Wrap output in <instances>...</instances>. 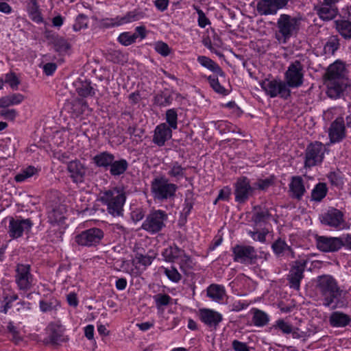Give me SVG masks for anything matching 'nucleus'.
Instances as JSON below:
<instances>
[{
    "mask_svg": "<svg viewBox=\"0 0 351 351\" xmlns=\"http://www.w3.org/2000/svg\"><path fill=\"white\" fill-rule=\"evenodd\" d=\"M315 291L325 307L334 310L344 308L347 305L342 298L343 290L330 275L324 274L317 277Z\"/></svg>",
    "mask_w": 351,
    "mask_h": 351,
    "instance_id": "nucleus-1",
    "label": "nucleus"
},
{
    "mask_svg": "<svg viewBox=\"0 0 351 351\" xmlns=\"http://www.w3.org/2000/svg\"><path fill=\"white\" fill-rule=\"evenodd\" d=\"M304 17L300 14L295 16L287 14H280L276 22L277 39L285 43L291 37H295L301 29Z\"/></svg>",
    "mask_w": 351,
    "mask_h": 351,
    "instance_id": "nucleus-2",
    "label": "nucleus"
},
{
    "mask_svg": "<svg viewBox=\"0 0 351 351\" xmlns=\"http://www.w3.org/2000/svg\"><path fill=\"white\" fill-rule=\"evenodd\" d=\"M125 200V193L121 188L114 187L100 193V201L113 217L123 215Z\"/></svg>",
    "mask_w": 351,
    "mask_h": 351,
    "instance_id": "nucleus-3",
    "label": "nucleus"
},
{
    "mask_svg": "<svg viewBox=\"0 0 351 351\" xmlns=\"http://www.w3.org/2000/svg\"><path fill=\"white\" fill-rule=\"evenodd\" d=\"M177 189L176 184L169 182L163 176L154 178L151 184V191L154 199L160 202L174 198Z\"/></svg>",
    "mask_w": 351,
    "mask_h": 351,
    "instance_id": "nucleus-4",
    "label": "nucleus"
},
{
    "mask_svg": "<svg viewBox=\"0 0 351 351\" xmlns=\"http://www.w3.org/2000/svg\"><path fill=\"white\" fill-rule=\"evenodd\" d=\"M260 86L270 97H280L282 99H287L291 96V90L287 84L281 80L265 79L260 82Z\"/></svg>",
    "mask_w": 351,
    "mask_h": 351,
    "instance_id": "nucleus-5",
    "label": "nucleus"
},
{
    "mask_svg": "<svg viewBox=\"0 0 351 351\" xmlns=\"http://www.w3.org/2000/svg\"><path fill=\"white\" fill-rule=\"evenodd\" d=\"M167 214L161 210L151 212L143 222L141 228L150 234H156L165 227Z\"/></svg>",
    "mask_w": 351,
    "mask_h": 351,
    "instance_id": "nucleus-6",
    "label": "nucleus"
},
{
    "mask_svg": "<svg viewBox=\"0 0 351 351\" xmlns=\"http://www.w3.org/2000/svg\"><path fill=\"white\" fill-rule=\"evenodd\" d=\"M14 281L19 291L27 292L34 285V276L31 274V265L19 263L16 265Z\"/></svg>",
    "mask_w": 351,
    "mask_h": 351,
    "instance_id": "nucleus-7",
    "label": "nucleus"
},
{
    "mask_svg": "<svg viewBox=\"0 0 351 351\" xmlns=\"http://www.w3.org/2000/svg\"><path fill=\"white\" fill-rule=\"evenodd\" d=\"M304 66L299 60L291 62L285 73V82L287 87L299 88L304 83Z\"/></svg>",
    "mask_w": 351,
    "mask_h": 351,
    "instance_id": "nucleus-8",
    "label": "nucleus"
},
{
    "mask_svg": "<svg viewBox=\"0 0 351 351\" xmlns=\"http://www.w3.org/2000/svg\"><path fill=\"white\" fill-rule=\"evenodd\" d=\"M326 152L325 145L319 141L310 143L305 150L304 167L311 168L320 164Z\"/></svg>",
    "mask_w": 351,
    "mask_h": 351,
    "instance_id": "nucleus-9",
    "label": "nucleus"
},
{
    "mask_svg": "<svg viewBox=\"0 0 351 351\" xmlns=\"http://www.w3.org/2000/svg\"><path fill=\"white\" fill-rule=\"evenodd\" d=\"M233 260L242 264L256 263L258 254L254 247L245 245H236L232 247Z\"/></svg>",
    "mask_w": 351,
    "mask_h": 351,
    "instance_id": "nucleus-10",
    "label": "nucleus"
},
{
    "mask_svg": "<svg viewBox=\"0 0 351 351\" xmlns=\"http://www.w3.org/2000/svg\"><path fill=\"white\" fill-rule=\"evenodd\" d=\"M101 229L93 228L82 231L75 237V241L81 246L92 247L98 245L104 238Z\"/></svg>",
    "mask_w": 351,
    "mask_h": 351,
    "instance_id": "nucleus-11",
    "label": "nucleus"
},
{
    "mask_svg": "<svg viewBox=\"0 0 351 351\" xmlns=\"http://www.w3.org/2000/svg\"><path fill=\"white\" fill-rule=\"evenodd\" d=\"M33 226V222L30 219H23L21 217L9 218L8 232L12 239L21 237L23 233H28Z\"/></svg>",
    "mask_w": 351,
    "mask_h": 351,
    "instance_id": "nucleus-12",
    "label": "nucleus"
},
{
    "mask_svg": "<svg viewBox=\"0 0 351 351\" xmlns=\"http://www.w3.org/2000/svg\"><path fill=\"white\" fill-rule=\"evenodd\" d=\"M307 260L301 258L293 263L291 266L287 280L291 288L299 290L300 282L304 278V272L306 267Z\"/></svg>",
    "mask_w": 351,
    "mask_h": 351,
    "instance_id": "nucleus-13",
    "label": "nucleus"
},
{
    "mask_svg": "<svg viewBox=\"0 0 351 351\" xmlns=\"http://www.w3.org/2000/svg\"><path fill=\"white\" fill-rule=\"evenodd\" d=\"M235 201L239 204L245 203L253 195L255 187L251 186L250 180L245 176L239 178L234 183Z\"/></svg>",
    "mask_w": 351,
    "mask_h": 351,
    "instance_id": "nucleus-14",
    "label": "nucleus"
},
{
    "mask_svg": "<svg viewBox=\"0 0 351 351\" xmlns=\"http://www.w3.org/2000/svg\"><path fill=\"white\" fill-rule=\"evenodd\" d=\"M328 136L330 143L342 141L346 137V130L344 119L339 117L333 121L328 128Z\"/></svg>",
    "mask_w": 351,
    "mask_h": 351,
    "instance_id": "nucleus-15",
    "label": "nucleus"
},
{
    "mask_svg": "<svg viewBox=\"0 0 351 351\" xmlns=\"http://www.w3.org/2000/svg\"><path fill=\"white\" fill-rule=\"evenodd\" d=\"M313 10L319 18L324 21L333 20L339 13L337 5L325 3L319 0H318V3L314 5Z\"/></svg>",
    "mask_w": 351,
    "mask_h": 351,
    "instance_id": "nucleus-16",
    "label": "nucleus"
},
{
    "mask_svg": "<svg viewBox=\"0 0 351 351\" xmlns=\"http://www.w3.org/2000/svg\"><path fill=\"white\" fill-rule=\"evenodd\" d=\"M343 213L336 209L330 208L326 213L322 215L321 222L330 227L341 229L344 227Z\"/></svg>",
    "mask_w": 351,
    "mask_h": 351,
    "instance_id": "nucleus-17",
    "label": "nucleus"
},
{
    "mask_svg": "<svg viewBox=\"0 0 351 351\" xmlns=\"http://www.w3.org/2000/svg\"><path fill=\"white\" fill-rule=\"evenodd\" d=\"M326 79L348 81V71L346 64L341 61L337 60L331 64L326 73Z\"/></svg>",
    "mask_w": 351,
    "mask_h": 351,
    "instance_id": "nucleus-18",
    "label": "nucleus"
},
{
    "mask_svg": "<svg viewBox=\"0 0 351 351\" xmlns=\"http://www.w3.org/2000/svg\"><path fill=\"white\" fill-rule=\"evenodd\" d=\"M317 248L325 252H337L342 247V244L339 237H319L317 239Z\"/></svg>",
    "mask_w": 351,
    "mask_h": 351,
    "instance_id": "nucleus-19",
    "label": "nucleus"
},
{
    "mask_svg": "<svg viewBox=\"0 0 351 351\" xmlns=\"http://www.w3.org/2000/svg\"><path fill=\"white\" fill-rule=\"evenodd\" d=\"M172 137V129L167 123H162L157 125L154 132L152 141L159 147L165 145L166 141Z\"/></svg>",
    "mask_w": 351,
    "mask_h": 351,
    "instance_id": "nucleus-20",
    "label": "nucleus"
},
{
    "mask_svg": "<svg viewBox=\"0 0 351 351\" xmlns=\"http://www.w3.org/2000/svg\"><path fill=\"white\" fill-rule=\"evenodd\" d=\"M67 171L73 182L82 183L84 180L86 169L79 160H72L67 165Z\"/></svg>",
    "mask_w": 351,
    "mask_h": 351,
    "instance_id": "nucleus-21",
    "label": "nucleus"
},
{
    "mask_svg": "<svg viewBox=\"0 0 351 351\" xmlns=\"http://www.w3.org/2000/svg\"><path fill=\"white\" fill-rule=\"evenodd\" d=\"M327 86L326 94L332 99H337L341 97L348 86V81L326 80Z\"/></svg>",
    "mask_w": 351,
    "mask_h": 351,
    "instance_id": "nucleus-22",
    "label": "nucleus"
},
{
    "mask_svg": "<svg viewBox=\"0 0 351 351\" xmlns=\"http://www.w3.org/2000/svg\"><path fill=\"white\" fill-rule=\"evenodd\" d=\"M271 249L278 258L287 257L294 258L295 256L292 247L281 238H278L271 244Z\"/></svg>",
    "mask_w": 351,
    "mask_h": 351,
    "instance_id": "nucleus-23",
    "label": "nucleus"
},
{
    "mask_svg": "<svg viewBox=\"0 0 351 351\" xmlns=\"http://www.w3.org/2000/svg\"><path fill=\"white\" fill-rule=\"evenodd\" d=\"M290 196L298 200L302 199L306 193L303 179L301 176H293L289 184Z\"/></svg>",
    "mask_w": 351,
    "mask_h": 351,
    "instance_id": "nucleus-24",
    "label": "nucleus"
},
{
    "mask_svg": "<svg viewBox=\"0 0 351 351\" xmlns=\"http://www.w3.org/2000/svg\"><path fill=\"white\" fill-rule=\"evenodd\" d=\"M199 317L202 322L210 327H216L222 320L220 313L207 308L199 310Z\"/></svg>",
    "mask_w": 351,
    "mask_h": 351,
    "instance_id": "nucleus-25",
    "label": "nucleus"
},
{
    "mask_svg": "<svg viewBox=\"0 0 351 351\" xmlns=\"http://www.w3.org/2000/svg\"><path fill=\"white\" fill-rule=\"evenodd\" d=\"M279 10L275 0H260L256 4V10L261 16L275 15Z\"/></svg>",
    "mask_w": 351,
    "mask_h": 351,
    "instance_id": "nucleus-26",
    "label": "nucleus"
},
{
    "mask_svg": "<svg viewBox=\"0 0 351 351\" xmlns=\"http://www.w3.org/2000/svg\"><path fill=\"white\" fill-rule=\"evenodd\" d=\"M197 62L204 67L208 69L210 71L215 73L218 76L225 77V73L222 71L221 67L210 58L199 56L197 57Z\"/></svg>",
    "mask_w": 351,
    "mask_h": 351,
    "instance_id": "nucleus-27",
    "label": "nucleus"
},
{
    "mask_svg": "<svg viewBox=\"0 0 351 351\" xmlns=\"http://www.w3.org/2000/svg\"><path fill=\"white\" fill-rule=\"evenodd\" d=\"M25 99L21 93H12L0 98V108H7L12 106L19 105Z\"/></svg>",
    "mask_w": 351,
    "mask_h": 351,
    "instance_id": "nucleus-28",
    "label": "nucleus"
},
{
    "mask_svg": "<svg viewBox=\"0 0 351 351\" xmlns=\"http://www.w3.org/2000/svg\"><path fill=\"white\" fill-rule=\"evenodd\" d=\"M114 158L112 154L108 152H102L95 155L93 158V160L97 167H102L106 169L110 167Z\"/></svg>",
    "mask_w": 351,
    "mask_h": 351,
    "instance_id": "nucleus-29",
    "label": "nucleus"
},
{
    "mask_svg": "<svg viewBox=\"0 0 351 351\" xmlns=\"http://www.w3.org/2000/svg\"><path fill=\"white\" fill-rule=\"evenodd\" d=\"M186 167H183L178 162L174 161L168 165L167 174L170 178L174 179L175 181H178L186 178Z\"/></svg>",
    "mask_w": 351,
    "mask_h": 351,
    "instance_id": "nucleus-30",
    "label": "nucleus"
},
{
    "mask_svg": "<svg viewBox=\"0 0 351 351\" xmlns=\"http://www.w3.org/2000/svg\"><path fill=\"white\" fill-rule=\"evenodd\" d=\"M329 322L332 326L344 327L350 324L351 319L342 312L335 311L330 315Z\"/></svg>",
    "mask_w": 351,
    "mask_h": 351,
    "instance_id": "nucleus-31",
    "label": "nucleus"
},
{
    "mask_svg": "<svg viewBox=\"0 0 351 351\" xmlns=\"http://www.w3.org/2000/svg\"><path fill=\"white\" fill-rule=\"evenodd\" d=\"M65 208L64 205H56L48 212V219L51 223L62 222L64 219V213Z\"/></svg>",
    "mask_w": 351,
    "mask_h": 351,
    "instance_id": "nucleus-32",
    "label": "nucleus"
},
{
    "mask_svg": "<svg viewBox=\"0 0 351 351\" xmlns=\"http://www.w3.org/2000/svg\"><path fill=\"white\" fill-rule=\"evenodd\" d=\"M337 32L346 40H351V21L348 20H336L335 21Z\"/></svg>",
    "mask_w": 351,
    "mask_h": 351,
    "instance_id": "nucleus-33",
    "label": "nucleus"
},
{
    "mask_svg": "<svg viewBox=\"0 0 351 351\" xmlns=\"http://www.w3.org/2000/svg\"><path fill=\"white\" fill-rule=\"evenodd\" d=\"M183 254V250L179 248L176 245H171L167 248L165 249L162 253L165 261L167 262H175L179 259L181 255Z\"/></svg>",
    "mask_w": 351,
    "mask_h": 351,
    "instance_id": "nucleus-34",
    "label": "nucleus"
},
{
    "mask_svg": "<svg viewBox=\"0 0 351 351\" xmlns=\"http://www.w3.org/2000/svg\"><path fill=\"white\" fill-rule=\"evenodd\" d=\"M76 91L82 97L93 96L95 94V89L91 86L90 82L77 81L75 83Z\"/></svg>",
    "mask_w": 351,
    "mask_h": 351,
    "instance_id": "nucleus-35",
    "label": "nucleus"
},
{
    "mask_svg": "<svg viewBox=\"0 0 351 351\" xmlns=\"http://www.w3.org/2000/svg\"><path fill=\"white\" fill-rule=\"evenodd\" d=\"M128 168V162L125 159H120L118 160H113L111 163L109 170L112 176H119L123 174Z\"/></svg>",
    "mask_w": 351,
    "mask_h": 351,
    "instance_id": "nucleus-36",
    "label": "nucleus"
},
{
    "mask_svg": "<svg viewBox=\"0 0 351 351\" xmlns=\"http://www.w3.org/2000/svg\"><path fill=\"white\" fill-rule=\"evenodd\" d=\"M270 217L267 208L261 206H255L253 210L252 220L256 224L264 223Z\"/></svg>",
    "mask_w": 351,
    "mask_h": 351,
    "instance_id": "nucleus-37",
    "label": "nucleus"
},
{
    "mask_svg": "<svg viewBox=\"0 0 351 351\" xmlns=\"http://www.w3.org/2000/svg\"><path fill=\"white\" fill-rule=\"evenodd\" d=\"M225 295V289L223 286L211 285L207 288V295L213 300L219 302L223 300Z\"/></svg>",
    "mask_w": 351,
    "mask_h": 351,
    "instance_id": "nucleus-38",
    "label": "nucleus"
},
{
    "mask_svg": "<svg viewBox=\"0 0 351 351\" xmlns=\"http://www.w3.org/2000/svg\"><path fill=\"white\" fill-rule=\"evenodd\" d=\"M68 107L71 110L73 115L77 117L82 114L87 108L86 102L82 99H75L73 101L68 104Z\"/></svg>",
    "mask_w": 351,
    "mask_h": 351,
    "instance_id": "nucleus-39",
    "label": "nucleus"
},
{
    "mask_svg": "<svg viewBox=\"0 0 351 351\" xmlns=\"http://www.w3.org/2000/svg\"><path fill=\"white\" fill-rule=\"evenodd\" d=\"M252 311L253 313L252 322L256 326L262 327L267 324L269 318L266 313L257 308H253Z\"/></svg>",
    "mask_w": 351,
    "mask_h": 351,
    "instance_id": "nucleus-40",
    "label": "nucleus"
},
{
    "mask_svg": "<svg viewBox=\"0 0 351 351\" xmlns=\"http://www.w3.org/2000/svg\"><path fill=\"white\" fill-rule=\"evenodd\" d=\"M172 101V96L168 92H161L154 97V104L160 107L169 106Z\"/></svg>",
    "mask_w": 351,
    "mask_h": 351,
    "instance_id": "nucleus-41",
    "label": "nucleus"
},
{
    "mask_svg": "<svg viewBox=\"0 0 351 351\" xmlns=\"http://www.w3.org/2000/svg\"><path fill=\"white\" fill-rule=\"evenodd\" d=\"M340 46L339 39L337 36L329 37L324 47V51L326 54L333 55Z\"/></svg>",
    "mask_w": 351,
    "mask_h": 351,
    "instance_id": "nucleus-42",
    "label": "nucleus"
},
{
    "mask_svg": "<svg viewBox=\"0 0 351 351\" xmlns=\"http://www.w3.org/2000/svg\"><path fill=\"white\" fill-rule=\"evenodd\" d=\"M156 255L157 254L155 252L150 250L147 254L137 253L135 258L137 263L146 267L152 264Z\"/></svg>",
    "mask_w": 351,
    "mask_h": 351,
    "instance_id": "nucleus-43",
    "label": "nucleus"
},
{
    "mask_svg": "<svg viewBox=\"0 0 351 351\" xmlns=\"http://www.w3.org/2000/svg\"><path fill=\"white\" fill-rule=\"evenodd\" d=\"M207 80L210 87L215 93L221 95H227L229 93V90L220 84L217 77L210 75L207 77Z\"/></svg>",
    "mask_w": 351,
    "mask_h": 351,
    "instance_id": "nucleus-44",
    "label": "nucleus"
},
{
    "mask_svg": "<svg viewBox=\"0 0 351 351\" xmlns=\"http://www.w3.org/2000/svg\"><path fill=\"white\" fill-rule=\"evenodd\" d=\"M49 340L53 344H60L66 341L67 338L64 335L63 331L60 327H53L49 335Z\"/></svg>",
    "mask_w": 351,
    "mask_h": 351,
    "instance_id": "nucleus-45",
    "label": "nucleus"
},
{
    "mask_svg": "<svg viewBox=\"0 0 351 351\" xmlns=\"http://www.w3.org/2000/svg\"><path fill=\"white\" fill-rule=\"evenodd\" d=\"M144 17V13L137 10L129 12L124 16L119 17V24H124L138 21Z\"/></svg>",
    "mask_w": 351,
    "mask_h": 351,
    "instance_id": "nucleus-46",
    "label": "nucleus"
},
{
    "mask_svg": "<svg viewBox=\"0 0 351 351\" xmlns=\"http://www.w3.org/2000/svg\"><path fill=\"white\" fill-rule=\"evenodd\" d=\"M327 193V187L324 183L317 184L313 189L311 193V197L313 200L319 202L321 201Z\"/></svg>",
    "mask_w": 351,
    "mask_h": 351,
    "instance_id": "nucleus-47",
    "label": "nucleus"
},
{
    "mask_svg": "<svg viewBox=\"0 0 351 351\" xmlns=\"http://www.w3.org/2000/svg\"><path fill=\"white\" fill-rule=\"evenodd\" d=\"M166 121L168 126L173 130L178 128V113L175 108L169 109L165 114Z\"/></svg>",
    "mask_w": 351,
    "mask_h": 351,
    "instance_id": "nucleus-48",
    "label": "nucleus"
},
{
    "mask_svg": "<svg viewBox=\"0 0 351 351\" xmlns=\"http://www.w3.org/2000/svg\"><path fill=\"white\" fill-rule=\"evenodd\" d=\"M4 83L8 84L10 87L16 90L19 88V85L21 84L20 80L14 72H10L5 75Z\"/></svg>",
    "mask_w": 351,
    "mask_h": 351,
    "instance_id": "nucleus-49",
    "label": "nucleus"
},
{
    "mask_svg": "<svg viewBox=\"0 0 351 351\" xmlns=\"http://www.w3.org/2000/svg\"><path fill=\"white\" fill-rule=\"evenodd\" d=\"M137 38L138 35L136 34L123 32L119 36L118 41L124 46H128L134 43Z\"/></svg>",
    "mask_w": 351,
    "mask_h": 351,
    "instance_id": "nucleus-50",
    "label": "nucleus"
},
{
    "mask_svg": "<svg viewBox=\"0 0 351 351\" xmlns=\"http://www.w3.org/2000/svg\"><path fill=\"white\" fill-rule=\"evenodd\" d=\"M36 173V169L34 167L29 166L22 170L19 173L16 174L15 176V180L18 182H23L26 179L33 176Z\"/></svg>",
    "mask_w": 351,
    "mask_h": 351,
    "instance_id": "nucleus-51",
    "label": "nucleus"
},
{
    "mask_svg": "<svg viewBox=\"0 0 351 351\" xmlns=\"http://www.w3.org/2000/svg\"><path fill=\"white\" fill-rule=\"evenodd\" d=\"M153 298L158 308L162 306H167L171 300V298L165 293H158L155 295Z\"/></svg>",
    "mask_w": 351,
    "mask_h": 351,
    "instance_id": "nucleus-52",
    "label": "nucleus"
},
{
    "mask_svg": "<svg viewBox=\"0 0 351 351\" xmlns=\"http://www.w3.org/2000/svg\"><path fill=\"white\" fill-rule=\"evenodd\" d=\"M163 269L164 273L171 281L173 282H178L181 280L182 276L175 267Z\"/></svg>",
    "mask_w": 351,
    "mask_h": 351,
    "instance_id": "nucleus-53",
    "label": "nucleus"
},
{
    "mask_svg": "<svg viewBox=\"0 0 351 351\" xmlns=\"http://www.w3.org/2000/svg\"><path fill=\"white\" fill-rule=\"evenodd\" d=\"M88 17L81 14L76 18L75 22L73 24V29L75 31H80L82 29H85L88 27Z\"/></svg>",
    "mask_w": 351,
    "mask_h": 351,
    "instance_id": "nucleus-54",
    "label": "nucleus"
},
{
    "mask_svg": "<svg viewBox=\"0 0 351 351\" xmlns=\"http://www.w3.org/2000/svg\"><path fill=\"white\" fill-rule=\"evenodd\" d=\"M53 45L57 51L64 52L69 48L68 42L62 37H56L53 40Z\"/></svg>",
    "mask_w": 351,
    "mask_h": 351,
    "instance_id": "nucleus-55",
    "label": "nucleus"
},
{
    "mask_svg": "<svg viewBox=\"0 0 351 351\" xmlns=\"http://www.w3.org/2000/svg\"><path fill=\"white\" fill-rule=\"evenodd\" d=\"M154 49L157 53L165 57L169 56L171 51L169 45L162 41L156 42L154 44Z\"/></svg>",
    "mask_w": 351,
    "mask_h": 351,
    "instance_id": "nucleus-56",
    "label": "nucleus"
},
{
    "mask_svg": "<svg viewBox=\"0 0 351 351\" xmlns=\"http://www.w3.org/2000/svg\"><path fill=\"white\" fill-rule=\"evenodd\" d=\"M178 260H180V267L182 271H186V269H191L193 267V263L191 258L186 255L184 250L183 254L179 257Z\"/></svg>",
    "mask_w": 351,
    "mask_h": 351,
    "instance_id": "nucleus-57",
    "label": "nucleus"
},
{
    "mask_svg": "<svg viewBox=\"0 0 351 351\" xmlns=\"http://www.w3.org/2000/svg\"><path fill=\"white\" fill-rule=\"evenodd\" d=\"M274 184V177H269L266 179H261L258 180L256 183L254 184V187L256 189L265 191L267 190L270 186Z\"/></svg>",
    "mask_w": 351,
    "mask_h": 351,
    "instance_id": "nucleus-58",
    "label": "nucleus"
},
{
    "mask_svg": "<svg viewBox=\"0 0 351 351\" xmlns=\"http://www.w3.org/2000/svg\"><path fill=\"white\" fill-rule=\"evenodd\" d=\"M274 327L279 329L285 334H290L293 330L292 326L283 319H278L275 325H274Z\"/></svg>",
    "mask_w": 351,
    "mask_h": 351,
    "instance_id": "nucleus-59",
    "label": "nucleus"
},
{
    "mask_svg": "<svg viewBox=\"0 0 351 351\" xmlns=\"http://www.w3.org/2000/svg\"><path fill=\"white\" fill-rule=\"evenodd\" d=\"M0 115L7 120L14 121L18 112L15 109H4L0 111Z\"/></svg>",
    "mask_w": 351,
    "mask_h": 351,
    "instance_id": "nucleus-60",
    "label": "nucleus"
},
{
    "mask_svg": "<svg viewBox=\"0 0 351 351\" xmlns=\"http://www.w3.org/2000/svg\"><path fill=\"white\" fill-rule=\"evenodd\" d=\"M196 10L198 14V25L202 28H204L207 25L210 24V21L202 10L196 8Z\"/></svg>",
    "mask_w": 351,
    "mask_h": 351,
    "instance_id": "nucleus-61",
    "label": "nucleus"
},
{
    "mask_svg": "<svg viewBox=\"0 0 351 351\" xmlns=\"http://www.w3.org/2000/svg\"><path fill=\"white\" fill-rule=\"evenodd\" d=\"M230 194H231L230 189L229 187H224L223 189H222L219 191V195H218L216 200L214 202V204H215L217 203V202L219 200H223V201L228 200Z\"/></svg>",
    "mask_w": 351,
    "mask_h": 351,
    "instance_id": "nucleus-62",
    "label": "nucleus"
},
{
    "mask_svg": "<svg viewBox=\"0 0 351 351\" xmlns=\"http://www.w3.org/2000/svg\"><path fill=\"white\" fill-rule=\"evenodd\" d=\"M56 302H53L52 301H44L41 300L40 301V311L43 313H47L49 311H51L53 310V308L56 306L55 304Z\"/></svg>",
    "mask_w": 351,
    "mask_h": 351,
    "instance_id": "nucleus-63",
    "label": "nucleus"
},
{
    "mask_svg": "<svg viewBox=\"0 0 351 351\" xmlns=\"http://www.w3.org/2000/svg\"><path fill=\"white\" fill-rule=\"evenodd\" d=\"M232 348L235 351H250L246 343L241 342L238 340L232 341Z\"/></svg>",
    "mask_w": 351,
    "mask_h": 351,
    "instance_id": "nucleus-64",
    "label": "nucleus"
}]
</instances>
